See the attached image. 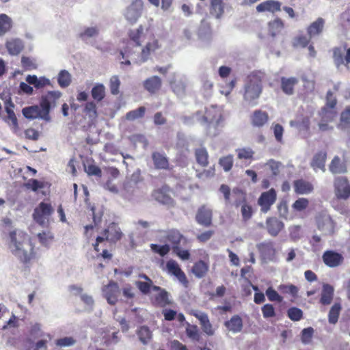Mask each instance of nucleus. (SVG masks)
I'll list each match as a JSON object with an SVG mask.
<instances>
[{
    "instance_id": "obj_61",
    "label": "nucleus",
    "mask_w": 350,
    "mask_h": 350,
    "mask_svg": "<svg viewBox=\"0 0 350 350\" xmlns=\"http://www.w3.org/2000/svg\"><path fill=\"white\" fill-rule=\"evenodd\" d=\"M340 124L344 127H350V106H347L340 114ZM350 139V132L348 134Z\"/></svg>"
},
{
    "instance_id": "obj_60",
    "label": "nucleus",
    "mask_w": 350,
    "mask_h": 350,
    "mask_svg": "<svg viewBox=\"0 0 350 350\" xmlns=\"http://www.w3.org/2000/svg\"><path fill=\"white\" fill-rule=\"evenodd\" d=\"M37 236L40 243L44 246H48L54 239L53 234L50 231H44L38 233Z\"/></svg>"
},
{
    "instance_id": "obj_59",
    "label": "nucleus",
    "mask_w": 350,
    "mask_h": 350,
    "mask_svg": "<svg viewBox=\"0 0 350 350\" xmlns=\"http://www.w3.org/2000/svg\"><path fill=\"white\" fill-rule=\"evenodd\" d=\"M287 316L291 321H298L303 318V312L297 307H292L287 310Z\"/></svg>"
},
{
    "instance_id": "obj_54",
    "label": "nucleus",
    "mask_w": 350,
    "mask_h": 350,
    "mask_svg": "<svg viewBox=\"0 0 350 350\" xmlns=\"http://www.w3.org/2000/svg\"><path fill=\"white\" fill-rule=\"evenodd\" d=\"M57 81L60 87H68L71 83V76L70 73L65 70L60 71L58 75Z\"/></svg>"
},
{
    "instance_id": "obj_57",
    "label": "nucleus",
    "mask_w": 350,
    "mask_h": 350,
    "mask_svg": "<svg viewBox=\"0 0 350 350\" xmlns=\"http://www.w3.org/2000/svg\"><path fill=\"white\" fill-rule=\"evenodd\" d=\"M120 81L117 75L112 76L109 79V89L111 94L118 95L120 93Z\"/></svg>"
},
{
    "instance_id": "obj_22",
    "label": "nucleus",
    "mask_w": 350,
    "mask_h": 350,
    "mask_svg": "<svg viewBox=\"0 0 350 350\" xmlns=\"http://www.w3.org/2000/svg\"><path fill=\"white\" fill-rule=\"evenodd\" d=\"M151 157L155 169L164 170H170L172 169V167H170L169 159L166 157L165 153L154 151L152 153Z\"/></svg>"
},
{
    "instance_id": "obj_12",
    "label": "nucleus",
    "mask_w": 350,
    "mask_h": 350,
    "mask_svg": "<svg viewBox=\"0 0 350 350\" xmlns=\"http://www.w3.org/2000/svg\"><path fill=\"white\" fill-rule=\"evenodd\" d=\"M335 196L338 200H347L350 197V184L345 177H337L334 182Z\"/></svg>"
},
{
    "instance_id": "obj_4",
    "label": "nucleus",
    "mask_w": 350,
    "mask_h": 350,
    "mask_svg": "<svg viewBox=\"0 0 350 350\" xmlns=\"http://www.w3.org/2000/svg\"><path fill=\"white\" fill-rule=\"evenodd\" d=\"M160 48L159 41L153 39L152 41L148 42L146 45L142 48L141 51H127L129 53V58L137 64H141L147 62L151 54L154 53L157 50Z\"/></svg>"
},
{
    "instance_id": "obj_27",
    "label": "nucleus",
    "mask_w": 350,
    "mask_h": 350,
    "mask_svg": "<svg viewBox=\"0 0 350 350\" xmlns=\"http://www.w3.org/2000/svg\"><path fill=\"white\" fill-rule=\"evenodd\" d=\"M258 12H269L275 13L281 10V3L278 1L267 0L263 1L256 6Z\"/></svg>"
},
{
    "instance_id": "obj_46",
    "label": "nucleus",
    "mask_w": 350,
    "mask_h": 350,
    "mask_svg": "<svg viewBox=\"0 0 350 350\" xmlns=\"http://www.w3.org/2000/svg\"><path fill=\"white\" fill-rule=\"evenodd\" d=\"M150 247L153 253L159 254L161 257L167 255L171 250V247L168 244L158 245L155 243H151L150 245Z\"/></svg>"
},
{
    "instance_id": "obj_33",
    "label": "nucleus",
    "mask_w": 350,
    "mask_h": 350,
    "mask_svg": "<svg viewBox=\"0 0 350 350\" xmlns=\"http://www.w3.org/2000/svg\"><path fill=\"white\" fill-rule=\"evenodd\" d=\"M209 269L208 262L200 260L196 262L191 269V272L196 278H204Z\"/></svg>"
},
{
    "instance_id": "obj_48",
    "label": "nucleus",
    "mask_w": 350,
    "mask_h": 350,
    "mask_svg": "<svg viewBox=\"0 0 350 350\" xmlns=\"http://www.w3.org/2000/svg\"><path fill=\"white\" fill-rule=\"evenodd\" d=\"M186 327V334L187 336L194 341H200V334L199 332V329L196 325H191L189 323H187Z\"/></svg>"
},
{
    "instance_id": "obj_24",
    "label": "nucleus",
    "mask_w": 350,
    "mask_h": 350,
    "mask_svg": "<svg viewBox=\"0 0 350 350\" xmlns=\"http://www.w3.org/2000/svg\"><path fill=\"white\" fill-rule=\"evenodd\" d=\"M143 86L150 94H155L161 90L162 81L158 76H152L144 81Z\"/></svg>"
},
{
    "instance_id": "obj_14",
    "label": "nucleus",
    "mask_w": 350,
    "mask_h": 350,
    "mask_svg": "<svg viewBox=\"0 0 350 350\" xmlns=\"http://www.w3.org/2000/svg\"><path fill=\"white\" fill-rule=\"evenodd\" d=\"M276 199L277 193L273 188L262 192L258 199V204L260 206V211L264 213H267L275 202Z\"/></svg>"
},
{
    "instance_id": "obj_20",
    "label": "nucleus",
    "mask_w": 350,
    "mask_h": 350,
    "mask_svg": "<svg viewBox=\"0 0 350 350\" xmlns=\"http://www.w3.org/2000/svg\"><path fill=\"white\" fill-rule=\"evenodd\" d=\"M317 228L326 234L334 232V223L329 215L319 214L316 217Z\"/></svg>"
},
{
    "instance_id": "obj_36",
    "label": "nucleus",
    "mask_w": 350,
    "mask_h": 350,
    "mask_svg": "<svg viewBox=\"0 0 350 350\" xmlns=\"http://www.w3.org/2000/svg\"><path fill=\"white\" fill-rule=\"evenodd\" d=\"M225 326L231 332L237 333L243 328V321L239 315H234L229 321L225 322Z\"/></svg>"
},
{
    "instance_id": "obj_18",
    "label": "nucleus",
    "mask_w": 350,
    "mask_h": 350,
    "mask_svg": "<svg viewBox=\"0 0 350 350\" xmlns=\"http://www.w3.org/2000/svg\"><path fill=\"white\" fill-rule=\"evenodd\" d=\"M23 115L27 119L33 120L40 118L46 121L50 120V116H46L42 111V107L38 105L27 107L22 110Z\"/></svg>"
},
{
    "instance_id": "obj_21",
    "label": "nucleus",
    "mask_w": 350,
    "mask_h": 350,
    "mask_svg": "<svg viewBox=\"0 0 350 350\" xmlns=\"http://www.w3.org/2000/svg\"><path fill=\"white\" fill-rule=\"evenodd\" d=\"M190 314L200 321L202 329L205 334L208 336H213L214 334V329L206 313L193 310Z\"/></svg>"
},
{
    "instance_id": "obj_37",
    "label": "nucleus",
    "mask_w": 350,
    "mask_h": 350,
    "mask_svg": "<svg viewBox=\"0 0 350 350\" xmlns=\"http://www.w3.org/2000/svg\"><path fill=\"white\" fill-rule=\"evenodd\" d=\"M210 14L219 18L224 12V4L222 0H210Z\"/></svg>"
},
{
    "instance_id": "obj_6",
    "label": "nucleus",
    "mask_w": 350,
    "mask_h": 350,
    "mask_svg": "<svg viewBox=\"0 0 350 350\" xmlns=\"http://www.w3.org/2000/svg\"><path fill=\"white\" fill-rule=\"evenodd\" d=\"M144 28L142 25L139 26L136 29H131L129 31V40L125 43V46L120 51L122 59L129 58L127 51H137L142 44Z\"/></svg>"
},
{
    "instance_id": "obj_15",
    "label": "nucleus",
    "mask_w": 350,
    "mask_h": 350,
    "mask_svg": "<svg viewBox=\"0 0 350 350\" xmlns=\"http://www.w3.org/2000/svg\"><path fill=\"white\" fill-rule=\"evenodd\" d=\"M144 3L142 0H134L126 8L124 16L131 24L135 23L142 14Z\"/></svg>"
},
{
    "instance_id": "obj_49",
    "label": "nucleus",
    "mask_w": 350,
    "mask_h": 350,
    "mask_svg": "<svg viewBox=\"0 0 350 350\" xmlns=\"http://www.w3.org/2000/svg\"><path fill=\"white\" fill-rule=\"evenodd\" d=\"M333 51V59L336 66L338 68L342 65H345V56L343 55V50L340 47H334Z\"/></svg>"
},
{
    "instance_id": "obj_1",
    "label": "nucleus",
    "mask_w": 350,
    "mask_h": 350,
    "mask_svg": "<svg viewBox=\"0 0 350 350\" xmlns=\"http://www.w3.org/2000/svg\"><path fill=\"white\" fill-rule=\"evenodd\" d=\"M9 237L12 253L23 263H29L35 258L34 246L26 232L14 230L9 233Z\"/></svg>"
},
{
    "instance_id": "obj_16",
    "label": "nucleus",
    "mask_w": 350,
    "mask_h": 350,
    "mask_svg": "<svg viewBox=\"0 0 350 350\" xmlns=\"http://www.w3.org/2000/svg\"><path fill=\"white\" fill-rule=\"evenodd\" d=\"M195 218L198 224L210 227L213 223V211L206 205H202L198 208Z\"/></svg>"
},
{
    "instance_id": "obj_53",
    "label": "nucleus",
    "mask_w": 350,
    "mask_h": 350,
    "mask_svg": "<svg viewBox=\"0 0 350 350\" xmlns=\"http://www.w3.org/2000/svg\"><path fill=\"white\" fill-rule=\"evenodd\" d=\"M234 159L232 154H228L222 157L219 160V165L224 169L225 172H229L233 166Z\"/></svg>"
},
{
    "instance_id": "obj_40",
    "label": "nucleus",
    "mask_w": 350,
    "mask_h": 350,
    "mask_svg": "<svg viewBox=\"0 0 350 350\" xmlns=\"http://www.w3.org/2000/svg\"><path fill=\"white\" fill-rule=\"evenodd\" d=\"M6 48L10 54L17 55L23 51L24 46L21 40L14 39L7 42Z\"/></svg>"
},
{
    "instance_id": "obj_5",
    "label": "nucleus",
    "mask_w": 350,
    "mask_h": 350,
    "mask_svg": "<svg viewBox=\"0 0 350 350\" xmlns=\"http://www.w3.org/2000/svg\"><path fill=\"white\" fill-rule=\"evenodd\" d=\"M103 237L98 236L96 239V242L93 244L94 249L96 252L100 251L98 247L100 243L107 241L109 243H116L120 241L123 236L120 228L118 224L115 222L109 224L103 230Z\"/></svg>"
},
{
    "instance_id": "obj_3",
    "label": "nucleus",
    "mask_w": 350,
    "mask_h": 350,
    "mask_svg": "<svg viewBox=\"0 0 350 350\" xmlns=\"http://www.w3.org/2000/svg\"><path fill=\"white\" fill-rule=\"evenodd\" d=\"M219 191L223 194L226 204H232L238 208L247 202V193L240 188H233L231 192L228 185L222 184Z\"/></svg>"
},
{
    "instance_id": "obj_31",
    "label": "nucleus",
    "mask_w": 350,
    "mask_h": 350,
    "mask_svg": "<svg viewBox=\"0 0 350 350\" xmlns=\"http://www.w3.org/2000/svg\"><path fill=\"white\" fill-rule=\"evenodd\" d=\"M334 288L329 284L323 285L319 302L323 306L329 305L334 298Z\"/></svg>"
},
{
    "instance_id": "obj_45",
    "label": "nucleus",
    "mask_w": 350,
    "mask_h": 350,
    "mask_svg": "<svg viewBox=\"0 0 350 350\" xmlns=\"http://www.w3.org/2000/svg\"><path fill=\"white\" fill-rule=\"evenodd\" d=\"M283 28L284 23L282 21L278 18L269 23V32L273 37L279 34Z\"/></svg>"
},
{
    "instance_id": "obj_38",
    "label": "nucleus",
    "mask_w": 350,
    "mask_h": 350,
    "mask_svg": "<svg viewBox=\"0 0 350 350\" xmlns=\"http://www.w3.org/2000/svg\"><path fill=\"white\" fill-rule=\"evenodd\" d=\"M26 81L29 85H33L37 89L42 88L51 84L49 79L42 77L38 78L36 75H28L26 77Z\"/></svg>"
},
{
    "instance_id": "obj_43",
    "label": "nucleus",
    "mask_w": 350,
    "mask_h": 350,
    "mask_svg": "<svg viewBox=\"0 0 350 350\" xmlns=\"http://www.w3.org/2000/svg\"><path fill=\"white\" fill-rule=\"evenodd\" d=\"M342 306L340 302H336L331 307L328 313V321L330 324H336L340 316Z\"/></svg>"
},
{
    "instance_id": "obj_63",
    "label": "nucleus",
    "mask_w": 350,
    "mask_h": 350,
    "mask_svg": "<svg viewBox=\"0 0 350 350\" xmlns=\"http://www.w3.org/2000/svg\"><path fill=\"white\" fill-rule=\"evenodd\" d=\"M258 249L265 255H273L275 252L272 242L262 243L258 246Z\"/></svg>"
},
{
    "instance_id": "obj_7",
    "label": "nucleus",
    "mask_w": 350,
    "mask_h": 350,
    "mask_svg": "<svg viewBox=\"0 0 350 350\" xmlns=\"http://www.w3.org/2000/svg\"><path fill=\"white\" fill-rule=\"evenodd\" d=\"M173 189L167 184L163 185L161 187L155 189L152 192V197L159 203L174 207L176 204L175 200L171 196Z\"/></svg>"
},
{
    "instance_id": "obj_56",
    "label": "nucleus",
    "mask_w": 350,
    "mask_h": 350,
    "mask_svg": "<svg viewBox=\"0 0 350 350\" xmlns=\"http://www.w3.org/2000/svg\"><path fill=\"white\" fill-rule=\"evenodd\" d=\"M309 206V200L305 198H299L292 204L295 211L301 212L306 210Z\"/></svg>"
},
{
    "instance_id": "obj_2",
    "label": "nucleus",
    "mask_w": 350,
    "mask_h": 350,
    "mask_svg": "<svg viewBox=\"0 0 350 350\" xmlns=\"http://www.w3.org/2000/svg\"><path fill=\"white\" fill-rule=\"evenodd\" d=\"M266 75L261 70H254L246 77L243 88V99L250 106H256L258 103L263 90V81Z\"/></svg>"
},
{
    "instance_id": "obj_10",
    "label": "nucleus",
    "mask_w": 350,
    "mask_h": 350,
    "mask_svg": "<svg viewBox=\"0 0 350 350\" xmlns=\"http://www.w3.org/2000/svg\"><path fill=\"white\" fill-rule=\"evenodd\" d=\"M336 104L337 100L333 96V93L328 91L326 96V104L320 112V116L323 120H326V121H333L334 120L337 114L335 110Z\"/></svg>"
},
{
    "instance_id": "obj_50",
    "label": "nucleus",
    "mask_w": 350,
    "mask_h": 350,
    "mask_svg": "<svg viewBox=\"0 0 350 350\" xmlns=\"http://www.w3.org/2000/svg\"><path fill=\"white\" fill-rule=\"evenodd\" d=\"M279 290L283 294H289L293 299L298 297V288L293 284H281L279 286Z\"/></svg>"
},
{
    "instance_id": "obj_34",
    "label": "nucleus",
    "mask_w": 350,
    "mask_h": 350,
    "mask_svg": "<svg viewBox=\"0 0 350 350\" xmlns=\"http://www.w3.org/2000/svg\"><path fill=\"white\" fill-rule=\"evenodd\" d=\"M183 238V235L177 229H170L165 232V239L172 247L179 246Z\"/></svg>"
},
{
    "instance_id": "obj_51",
    "label": "nucleus",
    "mask_w": 350,
    "mask_h": 350,
    "mask_svg": "<svg viewBox=\"0 0 350 350\" xmlns=\"http://www.w3.org/2000/svg\"><path fill=\"white\" fill-rule=\"evenodd\" d=\"M145 112L146 107L142 106L135 110H132L126 113V118L128 120L133 121L136 119L143 118L145 115Z\"/></svg>"
},
{
    "instance_id": "obj_29",
    "label": "nucleus",
    "mask_w": 350,
    "mask_h": 350,
    "mask_svg": "<svg viewBox=\"0 0 350 350\" xmlns=\"http://www.w3.org/2000/svg\"><path fill=\"white\" fill-rule=\"evenodd\" d=\"M266 226L269 234L276 237L284 228V224L276 217H268L266 220Z\"/></svg>"
},
{
    "instance_id": "obj_64",
    "label": "nucleus",
    "mask_w": 350,
    "mask_h": 350,
    "mask_svg": "<svg viewBox=\"0 0 350 350\" xmlns=\"http://www.w3.org/2000/svg\"><path fill=\"white\" fill-rule=\"evenodd\" d=\"M85 171L89 176H95L99 178L102 176L100 168L94 163L88 164L85 167Z\"/></svg>"
},
{
    "instance_id": "obj_52",
    "label": "nucleus",
    "mask_w": 350,
    "mask_h": 350,
    "mask_svg": "<svg viewBox=\"0 0 350 350\" xmlns=\"http://www.w3.org/2000/svg\"><path fill=\"white\" fill-rule=\"evenodd\" d=\"M138 337L143 344H147L151 339L152 333L146 326H142L137 332Z\"/></svg>"
},
{
    "instance_id": "obj_30",
    "label": "nucleus",
    "mask_w": 350,
    "mask_h": 350,
    "mask_svg": "<svg viewBox=\"0 0 350 350\" xmlns=\"http://www.w3.org/2000/svg\"><path fill=\"white\" fill-rule=\"evenodd\" d=\"M269 120L267 112L260 109L255 110L251 116V123L255 127H262L265 125Z\"/></svg>"
},
{
    "instance_id": "obj_41",
    "label": "nucleus",
    "mask_w": 350,
    "mask_h": 350,
    "mask_svg": "<svg viewBox=\"0 0 350 350\" xmlns=\"http://www.w3.org/2000/svg\"><path fill=\"white\" fill-rule=\"evenodd\" d=\"M329 168L333 174H344L347 172L345 165L340 161V158L337 156L334 157Z\"/></svg>"
},
{
    "instance_id": "obj_58",
    "label": "nucleus",
    "mask_w": 350,
    "mask_h": 350,
    "mask_svg": "<svg viewBox=\"0 0 350 350\" xmlns=\"http://www.w3.org/2000/svg\"><path fill=\"white\" fill-rule=\"evenodd\" d=\"M265 165L269 167L273 176H276L279 175L280 172V169L282 167V163L280 161H277L273 159H269L267 161Z\"/></svg>"
},
{
    "instance_id": "obj_25",
    "label": "nucleus",
    "mask_w": 350,
    "mask_h": 350,
    "mask_svg": "<svg viewBox=\"0 0 350 350\" xmlns=\"http://www.w3.org/2000/svg\"><path fill=\"white\" fill-rule=\"evenodd\" d=\"M299 83V79L296 77H285L280 79V88L286 95H293L295 93V88Z\"/></svg>"
},
{
    "instance_id": "obj_23",
    "label": "nucleus",
    "mask_w": 350,
    "mask_h": 350,
    "mask_svg": "<svg viewBox=\"0 0 350 350\" xmlns=\"http://www.w3.org/2000/svg\"><path fill=\"white\" fill-rule=\"evenodd\" d=\"M14 107V105L11 100H8L5 103V109L8 116L4 119V120L11 127L14 132H17L19 129V127L17 118L13 110Z\"/></svg>"
},
{
    "instance_id": "obj_9",
    "label": "nucleus",
    "mask_w": 350,
    "mask_h": 350,
    "mask_svg": "<svg viewBox=\"0 0 350 350\" xmlns=\"http://www.w3.org/2000/svg\"><path fill=\"white\" fill-rule=\"evenodd\" d=\"M61 96L62 93L59 91H49L41 96L39 104L42 107V111L46 116H50L51 109L56 107Z\"/></svg>"
},
{
    "instance_id": "obj_35",
    "label": "nucleus",
    "mask_w": 350,
    "mask_h": 350,
    "mask_svg": "<svg viewBox=\"0 0 350 350\" xmlns=\"http://www.w3.org/2000/svg\"><path fill=\"white\" fill-rule=\"evenodd\" d=\"M327 158L325 151H319L316 153L311 161V166L314 170L320 169L323 172L325 170V163Z\"/></svg>"
},
{
    "instance_id": "obj_55",
    "label": "nucleus",
    "mask_w": 350,
    "mask_h": 350,
    "mask_svg": "<svg viewBox=\"0 0 350 350\" xmlns=\"http://www.w3.org/2000/svg\"><path fill=\"white\" fill-rule=\"evenodd\" d=\"M241 213L243 220L244 221L250 220L252 218L254 213L252 205L247 203V202L243 204L241 206Z\"/></svg>"
},
{
    "instance_id": "obj_8",
    "label": "nucleus",
    "mask_w": 350,
    "mask_h": 350,
    "mask_svg": "<svg viewBox=\"0 0 350 350\" xmlns=\"http://www.w3.org/2000/svg\"><path fill=\"white\" fill-rule=\"evenodd\" d=\"M53 212L54 208L51 203L42 202L35 208L33 218L37 224L43 226L48 221Z\"/></svg>"
},
{
    "instance_id": "obj_39",
    "label": "nucleus",
    "mask_w": 350,
    "mask_h": 350,
    "mask_svg": "<svg viewBox=\"0 0 350 350\" xmlns=\"http://www.w3.org/2000/svg\"><path fill=\"white\" fill-rule=\"evenodd\" d=\"M237 155V159L241 161H249L250 162L254 160L255 152L250 147H244L237 148L235 150Z\"/></svg>"
},
{
    "instance_id": "obj_47",
    "label": "nucleus",
    "mask_w": 350,
    "mask_h": 350,
    "mask_svg": "<svg viewBox=\"0 0 350 350\" xmlns=\"http://www.w3.org/2000/svg\"><path fill=\"white\" fill-rule=\"evenodd\" d=\"M12 28V20L5 14H0V36L4 35Z\"/></svg>"
},
{
    "instance_id": "obj_62",
    "label": "nucleus",
    "mask_w": 350,
    "mask_h": 350,
    "mask_svg": "<svg viewBox=\"0 0 350 350\" xmlns=\"http://www.w3.org/2000/svg\"><path fill=\"white\" fill-rule=\"evenodd\" d=\"M25 187L31 189L33 191H37L39 189H42L44 187V183L42 181H39L37 179L31 178L28 180L27 183H25Z\"/></svg>"
},
{
    "instance_id": "obj_13",
    "label": "nucleus",
    "mask_w": 350,
    "mask_h": 350,
    "mask_svg": "<svg viewBox=\"0 0 350 350\" xmlns=\"http://www.w3.org/2000/svg\"><path fill=\"white\" fill-rule=\"evenodd\" d=\"M323 263L329 268H336L344 263L345 258L342 254L335 250H325L322 255Z\"/></svg>"
},
{
    "instance_id": "obj_28",
    "label": "nucleus",
    "mask_w": 350,
    "mask_h": 350,
    "mask_svg": "<svg viewBox=\"0 0 350 350\" xmlns=\"http://www.w3.org/2000/svg\"><path fill=\"white\" fill-rule=\"evenodd\" d=\"M139 278L145 280V281H136V286L142 294L148 295L151 290L153 291V287L156 286L153 285L152 280L144 273L139 274Z\"/></svg>"
},
{
    "instance_id": "obj_17",
    "label": "nucleus",
    "mask_w": 350,
    "mask_h": 350,
    "mask_svg": "<svg viewBox=\"0 0 350 350\" xmlns=\"http://www.w3.org/2000/svg\"><path fill=\"white\" fill-rule=\"evenodd\" d=\"M166 269L170 273L174 275L178 280L184 287H188L189 281L187 278L176 261L174 260H168L166 263Z\"/></svg>"
},
{
    "instance_id": "obj_42",
    "label": "nucleus",
    "mask_w": 350,
    "mask_h": 350,
    "mask_svg": "<svg viewBox=\"0 0 350 350\" xmlns=\"http://www.w3.org/2000/svg\"><path fill=\"white\" fill-rule=\"evenodd\" d=\"M195 156L197 163L200 166L204 167L208 165V154L205 148L196 149Z\"/></svg>"
},
{
    "instance_id": "obj_19",
    "label": "nucleus",
    "mask_w": 350,
    "mask_h": 350,
    "mask_svg": "<svg viewBox=\"0 0 350 350\" xmlns=\"http://www.w3.org/2000/svg\"><path fill=\"white\" fill-rule=\"evenodd\" d=\"M103 292L109 304L115 305L116 304L120 294V288L116 282L110 281L107 285L103 287Z\"/></svg>"
},
{
    "instance_id": "obj_44",
    "label": "nucleus",
    "mask_w": 350,
    "mask_h": 350,
    "mask_svg": "<svg viewBox=\"0 0 350 350\" xmlns=\"http://www.w3.org/2000/svg\"><path fill=\"white\" fill-rule=\"evenodd\" d=\"M92 98L96 102H100L105 96V88L102 83H96L91 90Z\"/></svg>"
},
{
    "instance_id": "obj_26",
    "label": "nucleus",
    "mask_w": 350,
    "mask_h": 350,
    "mask_svg": "<svg viewBox=\"0 0 350 350\" xmlns=\"http://www.w3.org/2000/svg\"><path fill=\"white\" fill-rule=\"evenodd\" d=\"M294 191L297 194H308L313 191V185L306 180L298 179L293 182Z\"/></svg>"
},
{
    "instance_id": "obj_11",
    "label": "nucleus",
    "mask_w": 350,
    "mask_h": 350,
    "mask_svg": "<svg viewBox=\"0 0 350 350\" xmlns=\"http://www.w3.org/2000/svg\"><path fill=\"white\" fill-rule=\"evenodd\" d=\"M153 291L157 293L150 297L152 306L157 308H165L171 305L172 301L169 297L170 294L165 289L157 286L153 287Z\"/></svg>"
},
{
    "instance_id": "obj_32",
    "label": "nucleus",
    "mask_w": 350,
    "mask_h": 350,
    "mask_svg": "<svg viewBox=\"0 0 350 350\" xmlns=\"http://www.w3.org/2000/svg\"><path fill=\"white\" fill-rule=\"evenodd\" d=\"M324 25L325 21L321 17L312 23L307 28V33L310 38L320 35L323 30Z\"/></svg>"
}]
</instances>
